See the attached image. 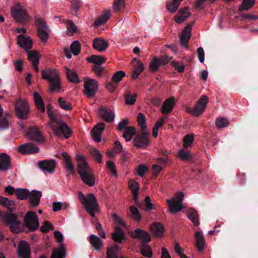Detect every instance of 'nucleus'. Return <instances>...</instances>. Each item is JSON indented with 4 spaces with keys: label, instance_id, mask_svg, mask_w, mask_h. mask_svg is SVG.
Listing matches in <instances>:
<instances>
[{
    "label": "nucleus",
    "instance_id": "obj_1",
    "mask_svg": "<svg viewBox=\"0 0 258 258\" xmlns=\"http://www.w3.org/2000/svg\"><path fill=\"white\" fill-rule=\"evenodd\" d=\"M77 171L82 180L89 186L95 185V177L84 157L81 155H77Z\"/></svg>",
    "mask_w": 258,
    "mask_h": 258
},
{
    "label": "nucleus",
    "instance_id": "obj_2",
    "mask_svg": "<svg viewBox=\"0 0 258 258\" xmlns=\"http://www.w3.org/2000/svg\"><path fill=\"white\" fill-rule=\"evenodd\" d=\"M42 78L50 83V91L53 92L60 88L58 74L56 70L49 68L41 71Z\"/></svg>",
    "mask_w": 258,
    "mask_h": 258
},
{
    "label": "nucleus",
    "instance_id": "obj_3",
    "mask_svg": "<svg viewBox=\"0 0 258 258\" xmlns=\"http://www.w3.org/2000/svg\"><path fill=\"white\" fill-rule=\"evenodd\" d=\"M78 198L89 214L94 217L95 212L98 210V205L94 195L90 193L86 197L82 192H79Z\"/></svg>",
    "mask_w": 258,
    "mask_h": 258
},
{
    "label": "nucleus",
    "instance_id": "obj_4",
    "mask_svg": "<svg viewBox=\"0 0 258 258\" xmlns=\"http://www.w3.org/2000/svg\"><path fill=\"white\" fill-rule=\"evenodd\" d=\"M4 222L10 226V230L14 233H19L22 231L21 223L18 220V216L14 213H7L4 217Z\"/></svg>",
    "mask_w": 258,
    "mask_h": 258
},
{
    "label": "nucleus",
    "instance_id": "obj_5",
    "mask_svg": "<svg viewBox=\"0 0 258 258\" xmlns=\"http://www.w3.org/2000/svg\"><path fill=\"white\" fill-rule=\"evenodd\" d=\"M24 225L28 229L25 231L26 233L34 231L38 228L39 226L38 218L34 211H30L26 213L24 219Z\"/></svg>",
    "mask_w": 258,
    "mask_h": 258
},
{
    "label": "nucleus",
    "instance_id": "obj_6",
    "mask_svg": "<svg viewBox=\"0 0 258 258\" xmlns=\"http://www.w3.org/2000/svg\"><path fill=\"white\" fill-rule=\"evenodd\" d=\"M35 24L37 27V35L42 41L45 42L48 39L49 28L46 22L41 18L36 16Z\"/></svg>",
    "mask_w": 258,
    "mask_h": 258
},
{
    "label": "nucleus",
    "instance_id": "obj_7",
    "mask_svg": "<svg viewBox=\"0 0 258 258\" xmlns=\"http://www.w3.org/2000/svg\"><path fill=\"white\" fill-rule=\"evenodd\" d=\"M208 101V97L203 95L198 100L195 106L192 109L187 107L186 110L194 116H198L204 112Z\"/></svg>",
    "mask_w": 258,
    "mask_h": 258
},
{
    "label": "nucleus",
    "instance_id": "obj_8",
    "mask_svg": "<svg viewBox=\"0 0 258 258\" xmlns=\"http://www.w3.org/2000/svg\"><path fill=\"white\" fill-rule=\"evenodd\" d=\"M15 113L16 116L20 119L27 118L29 112L28 104L25 100H18L15 103Z\"/></svg>",
    "mask_w": 258,
    "mask_h": 258
},
{
    "label": "nucleus",
    "instance_id": "obj_9",
    "mask_svg": "<svg viewBox=\"0 0 258 258\" xmlns=\"http://www.w3.org/2000/svg\"><path fill=\"white\" fill-rule=\"evenodd\" d=\"M11 15L17 22L22 25L26 24L28 20L29 17L27 13L19 5L12 8Z\"/></svg>",
    "mask_w": 258,
    "mask_h": 258
},
{
    "label": "nucleus",
    "instance_id": "obj_10",
    "mask_svg": "<svg viewBox=\"0 0 258 258\" xmlns=\"http://www.w3.org/2000/svg\"><path fill=\"white\" fill-rule=\"evenodd\" d=\"M176 196L178 199V201L176 202L174 198L171 200H167V202L169 206L170 212L174 214L180 211L183 208L182 203L184 194L182 192H178Z\"/></svg>",
    "mask_w": 258,
    "mask_h": 258
},
{
    "label": "nucleus",
    "instance_id": "obj_11",
    "mask_svg": "<svg viewBox=\"0 0 258 258\" xmlns=\"http://www.w3.org/2000/svg\"><path fill=\"white\" fill-rule=\"evenodd\" d=\"M150 133L143 132L138 134L133 140L134 146L137 148H143L147 146L149 144V138Z\"/></svg>",
    "mask_w": 258,
    "mask_h": 258
},
{
    "label": "nucleus",
    "instance_id": "obj_12",
    "mask_svg": "<svg viewBox=\"0 0 258 258\" xmlns=\"http://www.w3.org/2000/svg\"><path fill=\"white\" fill-rule=\"evenodd\" d=\"M53 132L55 136L60 137L63 135L66 139H68L72 134V131L64 122H60L58 126H54Z\"/></svg>",
    "mask_w": 258,
    "mask_h": 258
},
{
    "label": "nucleus",
    "instance_id": "obj_13",
    "mask_svg": "<svg viewBox=\"0 0 258 258\" xmlns=\"http://www.w3.org/2000/svg\"><path fill=\"white\" fill-rule=\"evenodd\" d=\"M129 235L133 238L141 240L144 243H147L151 240L149 233L139 228L136 229L134 233L130 232Z\"/></svg>",
    "mask_w": 258,
    "mask_h": 258
},
{
    "label": "nucleus",
    "instance_id": "obj_14",
    "mask_svg": "<svg viewBox=\"0 0 258 258\" xmlns=\"http://www.w3.org/2000/svg\"><path fill=\"white\" fill-rule=\"evenodd\" d=\"M84 87L85 95L91 97L94 95L98 89L97 82L94 79H89L85 82Z\"/></svg>",
    "mask_w": 258,
    "mask_h": 258
},
{
    "label": "nucleus",
    "instance_id": "obj_15",
    "mask_svg": "<svg viewBox=\"0 0 258 258\" xmlns=\"http://www.w3.org/2000/svg\"><path fill=\"white\" fill-rule=\"evenodd\" d=\"M56 161L54 160H44L38 163V167L44 172L53 173L56 167Z\"/></svg>",
    "mask_w": 258,
    "mask_h": 258
},
{
    "label": "nucleus",
    "instance_id": "obj_16",
    "mask_svg": "<svg viewBox=\"0 0 258 258\" xmlns=\"http://www.w3.org/2000/svg\"><path fill=\"white\" fill-rule=\"evenodd\" d=\"M99 116L106 122H112L115 118V114L112 110L108 108L101 106L98 109Z\"/></svg>",
    "mask_w": 258,
    "mask_h": 258
},
{
    "label": "nucleus",
    "instance_id": "obj_17",
    "mask_svg": "<svg viewBox=\"0 0 258 258\" xmlns=\"http://www.w3.org/2000/svg\"><path fill=\"white\" fill-rule=\"evenodd\" d=\"M18 255L19 258H31L30 247L25 241H21L18 247Z\"/></svg>",
    "mask_w": 258,
    "mask_h": 258
},
{
    "label": "nucleus",
    "instance_id": "obj_18",
    "mask_svg": "<svg viewBox=\"0 0 258 258\" xmlns=\"http://www.w3.org/2000/svg\"><path fill=\"white\" fill-rule=\"evenodd\" d=\"M194 23V22H192L191 23L188 24L184 28L181 33V36L180 37V42L181 45L184 47H187L189 39L191 37L192 27Z\"/></svg>",
    "mask_w": 258,
    "mask_h": 258
},
{
    "label": "nucleus",
    "instance_id": "obj_19",
    "mask_svg": "<svg viewBox=\"0 0 258 258\" xmlns=\"http://www.w3.org/2000/svg\"><path fill=\"white\" fill-rule=\"evenodd\" d=\"M27 135L29 139L37 143H43L44 138L38 130L35 127H30L27 131Z\"/></svg>",
    "mask_w": 258,
    "mask_h": 258
},
{
    "label": "nucleus",
    "instance_id": "obj_20",
    "mask_svg": "<svg viewBox=\"0 0 258 258\" xmlns=\"http://www.w3.org/2000/svg\"><path fill=\"white\" fill-rule=\"evenodd\" d=\"M41 196L42 192L40 191L33 190L30 191V195L28 197L30 208L37 207L40 204Z\"/></svg>",
    "mask_w": 258,
    "mask_h": 258
},
{
    "label": "nucleus",
    "instance_id": "obj_21",
    "mask_svg": "<svg viewBox=\"0 0 258 258\" xmlns=\"http://www.w3.org/2000/svg\"><path fill=\"white\" fill-rule=\"evenodd\" d=\"M18 151L22 154H30L39 152V148L30 143L24 144L18 148Z\"/></svg>",
    "mask_w": 258,
    "mask_h": 258
},
{
    "label": "nucleus",
    "instance_id": "obj_22",
    "mask_svg": "<svg viewBox=\"0 0 258 258\" xmlns=\"http://www.w3.org/2000/svg\"><path fill=\"white\" fill-rule=\"evenodd\" d=\"M105 124L103 122H99L91 131V136L94 141L100 142L101 135L104 130Z\"/></svg>",
    "mask_w": 258,
    "mask_h": 258
},
{
    "label": "nucleus",
    "instance_id": "obj_23",
    "mask_svg": "<svg viewBox=\"0 0 258 258\" xmlns=\"http://www.w3.org/2000/svg\"><path fill=\"white\" fill-rule=\"evenodd\" d=\"M17 39L18 44L23 49L29 50L32 48V40L30 37L20 35L18 36Z\"/></svg>",
    "mask_w": 258,
    "mask_h": 258
},
{
    "label": "nucleus",
    "instance_id": "obj_24",
    "mask_svg": "<svg viewBox=\"0 0 258 258\" xmlns=\"http://www.w3.org/2000/svg\"><path fill=\"white\" fill-rule=\"evenodd\" d=\"M61 156L63 160V166L65 169L71 174L74 175L75 174V168L71 162L70 156L65 152L61 154Z\"/></svg>",
    "mask_w": 258,
    "mask_h": 258
},
{
    "label": "nucleus",
    "instance_id": "obj_25",
    "mask_svg": "<svg viewBox=\"0 0 258 258\" xmlns=\"http://www.w3.org/2000/svg\"><path fill=\"white\" fill-rule=\"evenodd\" d=\"M11 167L10 157L5 153L0 154V171H7Z\"/></svg>",
    "mask_w": 258,
    "mask_h": 258
},
{
    "label": "nucleus",
    "instance_id": "obj_26",
    "mask_svg": "<svg viewBox=\"0 0 258 258\" xmlns=\"http://www.w3.org/2000/svg\"><path fill=\"white\" fill-rule=\"evenodd\" d=\"M129 188L132 190L133 194V198L135 203L140 206L141 203L138 201V194L139 190V184L138 182L131 180L128 182Z\"/></svg>",
    "mask_w": 258,
    "mask_h": 258
},
{
    "label": "nucleus",
    "instance_id": "obj_27",
    "mask_svg": "<svg viewBox=\"0 0 258 258\" xmlns=\"http://www.w3.org/2000/svg\"><path fill=\"white\" fill-rule=\"evenodd\" d=\"M175 103V99L173 97H170L166 100L163 103L161 110L163 114H167L170 113Z\"/></svg>",
    "mask_w": 258,
    "mask_h": 258
},
{
    "label": "nucleus",
    "instance_id": "obj_28",
    "mask_svg": "<svg viewBox=\"0 0 258 258\" xmlns=\"http://www.w3.org/2000/svg\"><path fill=\"white\" fill-rule=\"evenodd\" d=\"M93 47L94 49L102 52L105 51L108 46V43L100 38H95L93 41Z\"/></svg>",
    "mask_w": 258,
    "mask_h": 258
},
{
    "label": "nucleus",
    "instance_id": "obj_29",
    "mask_svg": "<svg viewBox=\"0 0 258 258\" xmlns=\"http://www.w3.org/2000/svg\"><path fill=\"white\" fill-rule=\"evenodd\" d=\"M150 229L153 234L157 237H161L163 234L164 228L162 224L154 222L150 226Z\"/></svg>",
    "mask_w": 258,
    "mask_h": 258
},
{
    "label": "nucleus",
    "instance_id": "obj_30",
    "mask_svg": "<svg viewBox=\"0 0 258 258\" xmlns=\"http://www.w3.org/2000/svg\"><path fill=\"white\" fill-rule=\"evenodd\" d=\"M195 236L196 239L195 245L199 251H202L205 247V238L202 233L197 231L195 233Z\"/></svg>",
    "mask_w": 258,
    "mask_h": 258
},
{
    "label": "nucleus",
    "instance_id": "obj_31",
    "mask_svg": "<svg viewBox=\"0 0 258 258\" xmlns=\"http://www.w3.org/2000/svg\"><path fill=\"white\" fill-rule=\"evenodd\" d=\"M188 9V7H186L179 10L174 17V20L176 23L180 24L190 16V13L187 12Z\"/></svg>",
    "mask_w": 258,
    "mask_h": 258
},
{
    "label": "nucleus",
    "instance_id": "obj_32",
    "mask_svg": "<svg viewBox=\"0 0 258 258\" xmlns=\"http://www.w3.org/2000/svg\"><path fill=\"white\" fill-rule=\"evenodd\" d=\"M186 215L196 226L199 225V215L197 210L193 208H189L186 212Z\"/></svg>",
    "mask_w": 258,
    "mask_h": 258
},
{
    "label": "nucleus",
    "instance_id": "obj_33",
    "mask_svg": "<svg viewBox=\"0 0 258 258\" xmlns=\"http://www.w3.org/2000/svg\"><path fill=\"white\" fill-rule=\"evenodd\" d=\"M112 238L116 242L121 243L125 239L124 233L119 227L115 228V232L112 235Z\"/></svg>",
    "mask_w": 258,
    "mask_h": 258
},
{
    "label": "nucleus",
    "instance_id": "obj_34",
    "mask_svg": "<svg viewBox=\"0 0 258 258\" xmlns=\"http://www.w3.org/2000/svg\"><path fill=\"white\" fill-rule=\"evenodd\" d=\"M0 204L6 207L10 212H13L15 210V202L9 200L7 198L0 196Z\"/></svg>",
    "mask_w": 258,
    "mask_h": 258
},
{
    "label": "nucleus",
    "instance_id": "obj_35",
    "mask_svg": "<svg viewBox=\"0 0 258 258\" xmlns=\"http://www.w3.org/2000/svg\"><path fill=\"white\" fill-rule=\"evenodd\" d=\"M110 17V12L105 11L100 17L96 19L94 21V25L98 26L103 25L109 20Z\"/></svg>",
    "mask_w": 258,
    "mask_h": 258
},
{
    "label": "nucleus",
    "instance_id": "obj_36",
    "mask_svg": "<svg viewBox=\"0 0 258 258\" xmlns=\"http://www.w3.org/2000/svg\"><path fill=\"white\" fill-rule=\"evenodd\" d=\"M15 195L18 199L25 200L28 199L30 191L27 188H16Z\"/></svg>",
    "mask_w": 258,
    "mask_h": 258
},
{
    "label": "nucleus",
    "instance_id": "obj_37",
    "mask_svg": "<svg viewBox=\"0 0 258 258\" xmlns=\"http://www.w3.org/2000/svg\"><path fill=\"white\" fill-rule=\"evenodd\" d=\"M34 98L36 105L41 112L45 111V105L42 100V97L37 92L34 93Z\"/></svg>",
    "mask_w": 258,
    "mask_h": 258
},
{
    "label": "nucleus",
    "instance_id": "obj_38",
    "mask_svg": "<svg viewBox=\"0 0 258 258\" xmlns=\"http://www.w3.org/2000/svg\"><path fill=\"white\" fill-rule=\"evenodd\" d=\"M87 61L89 62L94 63V65H101L104 63L106 58L100 55H92L90 57L87 58Z\"/></svg>",
    "mask_w": 258,
    "mask_h": 258
},
{
    "label": "nucleus",
    "instance_id": "obj_39",
    "mask_svg": "<svg viewBox=\"0 0 258 258\" xmlns=\"http://www.w3.org/2000/svg\"><path fill=\"white\" fill-rule=\"evenodd\" d=\"M66 250L64 246L61 244L59 247L52 250L51 258H65Z\"/></svg>",
    "mask_w": 258,
    "mask_h": 258
},
{
    "label": "nucleus",
    "instance_id": "obj_40",
    "mask_svg": "<svg viewBox=\"0 0 258 258\" xmlns=\"http://www.w3.org/2000/svg\"><path fill=\"white\" fill-rule=\"evenodd\" d=\"M90 242L92 246L97 250H100L102 247V241L98 236L95 235H90Z\"/></svg>",
    "mask_w": 258,
    "mask_h": 258
},
{
    "label": "nucleus",
    "instance_id": "obj_41",
    "mask_svg": "<svg viewBox=\"0 0 258 258\" xmlns=\"http://www.w3.org/2000/svg\"><path fill=\"white\" fill-rule=\"evenodd\" d=\"M119 247L117 245H114L107 248L106 258H118Z\"/></svg>",
    "mask_w": 258,
    "mask_h": 258
},
{
    "label": "nucleus",
    "instance_id": "obj_42",
    "mask_svg": "<svg viewBox=\"0 0 258 258\" xmlns=\"http://www.w3.org/2000/svg\"><path fill=\"white\" fill-rule=\"evenodd\" d=\"M136 133V130L135 127L132 126L127 127L125 130L122 137L124 138L126 142H128L131 140L133 136Z\"/></svg>",
    "mask_w": 258,
    "mask_h": 258
},
{
    "label": "nucleus",
    "instance_id": "obj_43",
    "mask_svg": "<svg viewBox=\"0 0 258 258\" xmlns=\"http://www.w3.org/2000/svg\"><path fill=\"white\" fill-rule=\"evenodd\" d=\"M66 76L67 79L70 82L77 84L80 82V80L77 73L75 72L71 71L68 68L66 69Z\"/></svg>",
    "mask_w": 258,
    "mask_h": 258
},
{
    "label": "nucleus",
    "instance_id": "obj_44",
    "mask_svg": "<svg viewBox=\"0 0 258 258\" xmlns=\"http://www.w3.org/2000/svg\"><path fill=\"white\" fill-rule=\"evenodd\" d=\"M254 3L255 0H242L241 5L238 8V11H247L254 6Z\"/></svg>",
    "mask_w": 258,
    "mask_h": 258
},
{
    "label": "nucleus",
    "instance_id": "obj_45",
    "mask_svg": "<svg viewBox=\"0 0 258 258\" xmlns=\"http://www.w3.org/2000/svg\"><path fill=\"white\" fill-rule=\"evenodd\" d=\"M182 1V0H173L172 3L167 2L166 3L167 10L171 13H175L178 9V7L180 4V2Z\"/></svg>",
    "mask_w": 258,
    "mask_h": 258
},
{
    "label": "nucleus",
    "instance_id": "obj_46",
    "mask_svg": "<svg viewBox=\"0 0 258 258\" xmlns=\"http://www.w3.org/2000/svg\"><path fill=\"white\" fill-rule=\"evenodd\" d=\"M71 10L72 15L77 16L78 11L80 10L82 3L80 0H72L71 2Z\"/></svg>",
    "mask_w": 258,
    "mask_h": 258
},
{
    "label": "nucleus",
    "instance_id": "obj_47",
    "mask_svg": "<svg viewBox=\"0 0 258 258\" xmlns=\"http://www.w3.org/2000/svg\"><path fill=\"white\" fill-rule=\"evenodd\" d=\"M230 122L225 117H218L216 120V125L218 128H222L228 126Z\"/></svg>",
    "mask_w": 258,
    "mask_h": 258
},
{
    "label": "nucleus",
    "instance_id": "obj_48",
    "mask_svg": "<svg viewBox=\"0 0 258 258\" xmlns=\"http://www.w3.org/2000/svg\"><path fill=\"white\" fill-rule=\"evenodd\" d=\"M2 112L0 111V129L4 130L8 129L10 126V122L8 117L6 115L2 116Z\"/></svg>",
    "mask_w": 258,
    "mask_h": 258
},
{
    "label": "nucleus",
    "instance_id": "obj_49",
    "mask_svg": "<svg viewBox=\"0 0 258 258\" xmlns=\"http://www.w3.org/2000/svg\"><path fill=\"white\" fill-rule=\"evenodd\" d=\"M28 58L32 64L39 63V58L38 53L35 51H28Z\"/></svg>",
    "mask_w": 258,
    "mask_h": 258
},
{
    "label": "nucleus",
    "instance_id": "obj_50",
    "mask_svg": "<svg viewBox=\"0 0 258 258\" xmlns=\"http://www.w3.org/2000/svg\"><path fill=\"white\" fill-rule=\"evenodd\" d=\"M178 157L181 160L188 161L192 158V156L188 151L180 149L178 152Z\"/></svg>",
    "mask_w": 258,
    "mask_h": 258
},
{
    "label": "nucleus",
    "instance_id": "obj_51",
    "mask_svg": "<svg viewBox=\"0 0 258 258\" xmlns=\"http://www.w3.org/2000/svg\"><path fill=\"white\" fill-rule=\"evenodd\" d=\"M137 122L142 131H145L146 128V117L144 114L140 112L137 116Z\"/></svg>",
    "mask_w": 258,
    "mask_h": 258
},
{
    "label": "nucleus",
    "instance_id": "obj_52",
    "mask_svg": "<svg viewBox=\"0 0 258 258\" xmlns=\"http://www.w3.org/2000/svg\"><path fill=\"white\" fill-rule=\"evenodd\" d=\"M72 53L75 55H78L81 50V45L79 41H74L70 46Z\"/></svg>",
    "mask_w": 258,
    "mask_h": 258
},
{
    "label": "nucleus",
    "instance_id": "obj_53",
    "mask_svg": "<svg viewBox=\"0 0 258 258\" xmlns=\"http://www.w3.org/2000/svg\"><path fill=\"white\" fill-rule=\"evenodd\" d=\"M125 76V73L123 71H119L115 73L112 77V81L118 83Z\"/></svg>",
    "mask_w": 258,
    "mask_h": 258
},
{
    "label": "nucleus",
    "instance_id": "obj_54",
    "mask_svg": "<svg viewBox=\"0 0 258 258\" xmlns=\"http://www.w3.org/2000/svg\"><path fill=\"white\" fill-rule=\"evenodd\" d=\"M194 140V138L192 135H186L183 138V146L184 148L187 149L191 146Z\"/></svg>",
    "mask_w": 258,
    "mask_h": 258
},
{
    "label": "nucleus",
    "instance_id": "obj_55",
    "mask_svg": "<svg viewBox=\"0 0 258 258\" xmlns=\"http://www.w3.org/2000/svg\"><path fill=\"white\" fill-rule=\"evenodd\" d=\"M90 152L92 156L96 161H97L99 163L102 162V155L98 150L94 148H92L90 149Z\"/></svg>",
    "mask_w": 258,
    "mask_h": 258
},
{
    "label": "nucleus",
    "instance_id": "obj_56",
    "mask_svg": "<svg viewBox=\"0 0 258 258\" xmlns=\"http://www.w3.org/2000/svg\"><path fill=\"white\" fill-rule=\"evenodd\" d=\"M132 63L134 66V69L138 70L139 72H142L145 69L144 64L141 60L138 59L137 58L133 59Z\"/></svg>",
    "mask_w": 258,
    "mask_h": 258
},
{
    "label": "nucleus",
    "instance_id": "obj_57",
    "mask_svg": "<svg viewBox=\"0 0 258 258\" xmlns=\"http://www.w3.org/2000/svg\"><path fill=\"white\" fill-rule=\"evenodd\" d=\"M160 66V64L159 61V59L155 57H153L150 64V70L152 72H155L158 71Z\"/></svg>",
    "mask_w": 258,
    "mask_h": 258
},
{
    "label": "nucleus",
    "instance_id": "obj_58",
    "mask_svg": "<svg viewBox=\"0 0 258 258\" xmlns=\"http://www.w3.org/2000/svg\"><path fill=\"white\" fill-rule=\"evenodd\" d=\"M92 70L94 73L98 77H102L103 73H105V69L100 65H93Z\"/></svg>",
    "mask_w": 258,
    "mask_h": 258
},
{
    "label": "nucleus",
    "instance_id": "obj_59",
    "mask_svg": "<svg viewBox=\"0 0 258 258\" xmlns=\"http://www.w3.org/2000/svg\"><path fill=\"white\" fill-rule=\"evenodd\" d=\"M130 209L132 214L133 218L137 221H140L141 219V216L137 208L131 206L130 207Z\"/></svg>",
    "mask_w": 258,
    "mask_h": 258
},
{
    "label": "nucleus",
    "instance_id": "obj_60",
    "mask_svg": "<svg viewBox=\"0 0 258 258\" xmlns=\"http://www.w3.org/2000/svg\"><path fill=\"white\" fill-rule=\"evenodd\" d=\"M113 151L115 154H118L122 152L123 155H124L125 152L123 149L122 146L120 142L116 141L113 144Z\"/></svg>",
    "mask_w": 258,
    "mask_h": 258
},
{
    "label": "nucleus",
    "instance_id": "obj_61",
    "mask_svg": "<svg viewBox=\"0 0 258 258\" xmlns=\"http://www.w3.org/2000/svg\"><path fill=\"white\" fill-rule=\"evenodd\" d=\"M47 113L50 120L53 122H57V119L55 116L54 113L52 111V106L49 104L47 106Z\"/></svg>",
    "mask_w": 258,
    "mask_h": 258
},
{
    "label": "nucleus",
    "instance_id": "obj_62",
    "mask_svg": "<svg viewBox=\"0 0 258 258\" xmlns=\"http://www.w3.org/2000/svg\"><path fill=\"white\" fill-rule=\"evenodd\" d=\"M58 102L60 107L65 110H70L72 109L71 104L66 101L62 97L58 98Z\"/></svg>",
    "mask_w": 258,
    "mask_h": 258
},
{
    "label": "nucleus",
    "instance_id": "obj_63",
    "mask_svg": "<svg viewBox=\"0 0 258 258\" xmlns=\"http://www.w3.org/2000/svg\"><path fill=\"white\" fill-rule=\"evenodd\" d=\"M141 254L147 257L151 258L152 257V252L151 247L148 245H146L145 246L142 247L141 249Z\"/></svg>",
    "mask_w": 258,
    "mask_h": 258
},
{
    "label": "nucleus",
    "instance_id": "obj_64",
    "mask_svg": "<svg viewBox=\"0 0 258 258\" xmlns=\"http://www.w3.org/2000/svg\"><path fill=\"white\" fill-rule=\"evenodd\" d=\"M53 229L52 225L48 221H45L43 225L41 227L40 230L43 233H48L50 230Z\"/></svg>",
    "mask_w": 258,
    "mask_h": 258
}]
</instances>
